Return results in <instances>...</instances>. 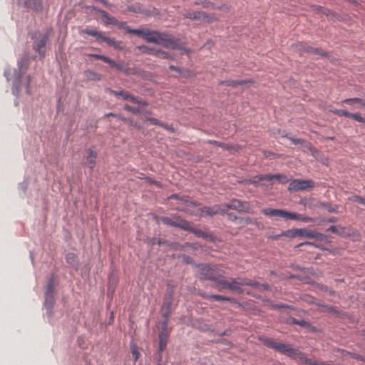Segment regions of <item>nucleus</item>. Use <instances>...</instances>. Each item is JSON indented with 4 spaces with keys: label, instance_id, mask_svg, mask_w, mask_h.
Returning a JSON list of instances; mask_svg holds the SVG:
<instances>
[{
    "label": "nucleus",
    "instance_id": "f257e3e1",
    "mask_svg": "<svg viewBox=\"0 0 365 365\" xmlns=\"http://www.w3.org/2000/svg\"><path fill=\"white\" fill-rule=\"evenodd\" d=\"M173 219L168 217H161L160 221L165 225L171 226L180 229L182 230L190 232L197 237L203 238L211 242L215 243L220 242V240L212 232H206L192 226V223L188 220L182 219L178 215H173Z\"/></svg>",
    "mask_w": 365,
    "mask_h": 365
},
{
    "label": "nucleus",
    "instance_id": "f03ea898",
    "mask_svg": "<svg viewBox=\"0 0 365 365\" xmlns=\"http://www.w3.org/2000/svg\"><path fill=\"white\" fill-rule=\"evenodd\" d=\"M173 219L168 217H161L160 221L165 225L171 226L180 229L182 230L190 232L197 237L203 238L211 242L215 243L220 242V240L212 232H206L192 226V223L188 220L182 219L178 215H173Z\"/></svg>",
    "mask_w": 365,
    "mask_h": 365
},
{
    "label": "nucleus",
    "instance_id": "7ed1b4c3",
    "mask_svg": "<svg viewBox=\"0 0 365 365\" xmlns=\"http://www.w3.org/2000/svg\"><path fill=\"white\" fill-rule=\"evenodd\" d=\"M18 70L14 71V78L12 85V93L16 97L19 96L22 86L25 87L26 94H31L30 83L31 81V76H26L24 78V75L29 66V58L26 56L21 57L17 62Z\"/></svg>",
    "mask_w": 365,
    "mask_h": 365
},
{
    "label": "nucleus",
    "instance_id": "20e7f679",
    "mask_svg": "<svg viewBox=\"0 0 365 365\" xmlns=\"http://www.w3.org/2000/svg\"><path fill=\"white\" fill-rule=\"evenodd\" d=\"M147 43H153L160 45L165 48H172L182 51L185 53H190L191 50L185 47L180 39L175 36L158 31H153V36L147 38Z\"/></svg>",
    "mask_w": 365,
    "mask_h": 365
},
{
    "label": "nucleus",
    "instance_id": "39448f33",
    "mask_svg": "<svg viewBox=\"0 0 365 365\" xmlns=\"http://www.w3.org/2000/svg\"><path fill=\"white\" fill-rule=\"evenodd\" d=\"M194 266L198 269L196 277L201 282L209 280L214 282L217 277H225V271L217 264L195 263Z\"/></svg>",
    "mask_w": 365,
    "mask_h": 365
},
{
    "label": "nucleus",
    "instance_id": "423d86ee",
    "mask_svg": "<svg viewBox=\"0 0 365 365\" xmlns=\"http://www.w3.org/2000/svg\"><path fill=\"white\" fill-rule=\"evenodd\" d=\"M259 340L264 346L274 349L280 354H284L292 359H296L298 356L302 354V352L298 348H294L290 344L275 341L272 338L260 337Z\"/></svg>",
    "mask_w": 365,
    "mask_h": 365
},
{
    "label": "nucleus",
    "instance_id": "0eeeda50",
    "mask_svg": "<svg viewBox=\"0 0 365 365\" xmlns=\"http://www.w3.org/2000/svg\"><path fill=\"white\" fill-rule=\"evenodd\" d=\"M262 213L266 216L269 217H279L285 220H297L304 222H314V220L312 217L303 216L300 214L289 212L281 209H274L270 207L263 208L261 210Z\"/></svg>",
    "mask_w": 365,
    "mask_h": 365
},
{
    "label": "nucleus",
    "instance_id": "6e6552de",
    "mask_svg": "<svg viewBox=\"0 0 365 365\" xmlns=\"http://www.w3.org/2000/svg\"><path fill=\"white\" fill-rule=\"evenodd\" d=\"M48 38L49 34L48 32L41 33L39 31H36L31 35L32 48L38 54L39 59L45 58Z\"/></svg>",
    "mask_w": 365,
    "mask_h": 365
},
{
    "label": "nucleus",
    "instance_id": "1a4fd4ad",
    "mask_svg": "<svg viewBox=\"0 0 365 365\" xmlns=\"http://www.w3.org/2000/svg\"><path fill=\"white\" fill-rule=\"evenodd\" d=\"M55 287V274L52 273L47 282L46 291L44 294V307L46 309V314L48 318L53 316V308L55 303L54 298Z\"/></svg>",
    "mask_w": 365,
    "mask_h": 365
},
{
    "label": "nucleus",
    "instance_id": "9d476101",
    "mask_svg": "<svg viewBox=\"0 0 365 365\" xmlns=\"http://www.w3.org/2000/svg\"><path fill=\"white\" fill-rule=\"evenodd\" d=\"M81 33L95 37L96 39L101 40L103 42L106 43L109 46L113 47L115 50L123 51L124 49L122 41H116L115 40L114 38L105 36L102 34L101 32L98 31L96 30L86 28L81 31Z\"/></svg>",
    "mask_w": 365,
    "mask_h": 365
},
{
    "label": "nucleus",
    "instance_id": "9b49d317",
    "mask_svg": "<svg viewBox=\"0 0 365 365\" xmlns=\"http://www.w3.org/2000/svg\"><path fill=\"white\" fill-rule=\"evenodd\" d=\"M178 210L182 211L186 213L190 214V215H195L200 217L208 216L213 217L214 215L221 213L226 212L225 209L223 205H215L212 207L210 206H203L201 207L199 210V213H195L193 211L190 210L187 207H178Z\"/></svg>",
    "mask_w": 365,
    "mask_h": 365
},
{
    "label": "nucleus",
    "instance_id": "f8f14e48",
    "mask_svg": "<svg viewBox=\"0 0 365 365\" xmlns=\"http://www.w3.org/2000/svg\"><path fill=\"white\" fill-rule=\"evenodd\" d=\"M274 180H279V182L282 184H285L289 180V178L285 175L277 173L255 175L251 180V182L254 184L255 186H257L259 185V182L262 180H267L272 183Z\"/></svg>",
    "mask_w": 365,
    "mask_h": 365
},
{
    "label": "nucleus",
    "instance_id": "ddd939ff",
    "mask_svg": "<svg viewBox=\"0 0 365 365\" xmlns=\"http://www.w3.org/2000/svg\"><path fill=\"white\" fill-rule=\"evenodd\" d=\"M225 211L231 210H235L239 212H243L246 213H252L253 210L250 204L247 201H242L238 199H233L230 201L229 203L224 205Z\"/></svg>",
    "mask_w": 365,
    "mask_h": 365
},
{
    "label": "nucleus",
    "instance_id": "4468645a",
    "mask_svg": "<svg viewBox=\"0 0 365 365\" xmlns=\"http://www.w3.org/2000/svg\"><path fill=\"white\" fill-rule=\"evenodd\" d=\"M169 318H163L160 322V331L158 333L159 340V351H163L165 350L169 336V331L168 330Z\"/></svg>",
    "mask_w": 365,
    "mask_h": 365
},
{
    "label": "nucleus",
    "instance_id": "2eb2a0df",
    "mask_svg": "<svg viewBox=\"0 0 365 365\" xmlns=\"http://www.w3.org/2000/svg\"><path fill=\"white\" fill-rule=\"evenodd\" d=\"M314 182L312 180L294 179L289 185V191H299L307 188H312L314 186Z\"/></svg>",
    "mask_w": 365,
    "mask_h": 365
},
{
    "label": "nucleus",
    "instance_id": "dca6fc26",
    "mask_svg": "<svg viewBox=\"0 0 365 365\" xmlns=\"http://www.w3.org/2000/svg\"><path fill=\"white\" fill-rule=\"evenodd\" d=\"M183 16L190 20H202L207 23L217 21V18L214 14H208L205 11L187 12Z\"/></svg>",
    "mask_w": 365,
    "mask_h": 365
},
{
    "label": "nucleus",
    "instance_id": "f3484780",
    "mask_svg": "<svg viewBox=\"0 0 365 365\" xmlns=\"http://www.w3.org/2000/svg\"><path fill=\"white\" fill-rule=\"evenodd\" d=\"M86 155L84 156L83 164L93 170L96 165V159L98 158L97 151L93 148H89L86 150Z\"/></svg>",
    "mask_w": 365,
    "mask_h": 365
},
{
    "label": "nucleus",
    "instance_id": "a211bd4d",
    "mask_svg": "<svg viewBox=\"0 0 365 365\" xmlns=\"http://www.w3.org/2000/svg\"><path fill=\"white\" fill-rule=\"evenodd\" d=\"M302 237H307L309 239H314L319 241H324L326 242H330V237L321 232H318L315 230H310L307 228H303Z\"/></svg>",
    "mask_w": 365,
    "mask_h": 365
},
{
    "label": "nucleus",
    "instance_id": "6ab92c4d",
    "mask_svg": "<svg viewBox=\"0 0 365 365\" xmlns=\"http://www.w3.org/2000/svg\"><path fill=\"white\" fill-rule=\"evenodd\" d=\"M110 66L115 68L118 71L123 73L125 75H133L135 73L134 68H130L128 63L124 61H115L111 59Z\"/></svg>",
    "mask_w": 365,
    "mask_h": 365
},
{
    "label": "nucleus",
    "instance_id": "aec40b11",
    "mask_svg": "<svg viewBox=\"0 0 365 365\" xmlns=\"http://www.w3.org/2000/svg\"><path fill=\"white\" fill-rule=\"evenodd\" d=\"M297 49L299 51H303L308 53H313L320 56L327 57L328 53L320 48H314L310 46H304L301 43L295 45Z\"/></svg>",
    "mask_w": 365,
    "mask_h": 365
},
{
    "label": "nucleus",
    "instance_id": "412c9836",
    "mask_svg": "<svg viewBox=\"0 0 365 365\" xmlns=\"http://www.w3.org/2000/svg\"><path fill=\"white\" fill-rule=\"evenodd\" d=\"M200 295L205 299L214 301H226L232 304L237 303V299L233 297H230L220 294H207L205 292L200 293Z\"/></svg>",
    "mask_w": 365,
    "mask_h": 365
},
{
    "label": "nucleus",
    "instance_id": "4be33fe9",
    "mask_svg": "<svg viewBox=\"0 0 365 365\" xmlns=\"http://www.w3.org/2000/svg\"><path fill=\"white\" fill-rule=\"evenodd\" d=\"M154 30H150L147 28L143 29H131L130 27L128 28L127 32L128 34L138 35V36H142L145 41L147 42V38H149L150 36H153V32Z\"/></svg>",
    "mask_w": 365,
    "mask_h": 365
},
{
    "label": "nucleus",
    "instance_id": "5701e85b",
    "mask_svg": "<svg viewBox=\"0 0 365 365\" xmlns=\"http://www.w3.org/2000/svg\"><path fill=\"white\" fill-rule=\"evenodd\" d=\"M23 6L35 11H41L43 9L42 0H23Z\"/></svg>",
    "mask_w": 365,
    "mask_h": 365
},
{
    "label": "nucleus",
    "instance_id": "b1692460",
    "mask_svg": "<svg viewBox=\"0 0 365 365\" xmlns=\"http://www.w3.org/2000/svg\"><path fill=\"white\" fill-rule=\"evenodd\" d=\"M303 235V228L300 229H289L282 232L280 235H276L274 239H278L280 236H284L288 238H294L297 236L302 237Z\"/></svg>",
    "mask_w": 365,
    "mask_h": 365
},
{
    "label": "nucleus",
    "instance_id": "393cba45",
    "mask_svg": "<svg viewBox=\"0 0 365 365\" xmlns=\"http://www.w3.org/2000/svg\"><path fill=\"white\" fill-rule=\"evenodd\" d=\"M65 259L67 264H68L75 270H78L79 268V261L77 255L73 252H68L65 256Z\"/></svg>",
    "mask_w": 365,
    "mask_h": 365
},
{
    "label": "nucleus",
    "instance_id": "a878e982",
    "mask_svg": "<svg viewBox=\"0 0 365 365\" xmlns=\"http://www.w3.org/2000/svg\"><path fill=\"white\" fill-rule=\"evenodd\" d=\"M92 9H93V10L96 11L97 12H98L99 14H101L103 20L106 24L114 26V24H116L117 19L115 17L110 16L108 14V13L107 11H106L105 10L98 9L94 6L92 7Z\"/></svg>",
    "mask_w": 365,
    "mask_h": 365
},
{
    "label": "nucleus",
    "instance_id": "bb28decb",
    "mask_svg": "<svg viewBox=\"0 0 365 365\" xmlns=\"http://www.w3.org/2000/svg\"><path fill=\"white\" fill-rule=\"evenodd\" d=\"M318 207L324 208L329 213H338L339 205L330 202H319Z\"/></svg>",
    "mask_w": 365,
    "mask_h": 365
},
{
    "label": "nucleus",
    "instance_id": "cd10ccee",
    "mask_svg": "<svg viewBox=\"0 0 365 365\" xmlns=\"http://www.w3.org/2000/svg\"><path fill=\"white\" fill-rule=\"evenodd\" d=\"M173 301L163 300L160 312L163 318H170L171 314V306Z\"/></svg>",
    "mask_w": 365,
    "mask_h": 365
},
{
    "label": "nucleus",
    "instance_id": "c85d7f7f",
    "mask_svg": "<svg viewBox=\"0 0 365 365\" xmlns=\"http://www.w3.org/2000/svg\"><path fill=\"white\" fill-rule=\"evenodd\" d=\"M195 5H201L205 9H210L212 10L221 9L222 6H217L215 3L208 0H195Z\"/></svg>",
    "mask_w": 365,
    "mask_h": 365
},
{
    "label": "nucleus",
    "instance_id": "c756f323",
    "mask_svg": "<svg viewBox=\"0 0 365 365\" xmlns=\"http://www.w3.org/2000/svg\"><path fill=\"white\" fill-rule=\"evenodd\" d=\"M215 286L214 287L218 289L219 291L223 289H229L230 286V282L225 279V277H217V279L214 281Z\"/></svg>",
    "mask_w": 365,
    "mask_h": 365
},
{
    "label": "nucleus",
    "instance_id": "7c9ffc66",
    "mask_svg": "<svg viewBox=\"0 0 365 365\" xmlns=\"http://www.w3.org/2000/svg\"><path fill=\"white\" fill-rule=\"evenodd\" d=\"M108 92L115 96H120L124 100H127L131 102L132 98L133 95L129 93L128 91L125 90L115 91L111 88L108 89Z\"/></svg>",
    "mask_w": 365,
    "mask_h": 365
},
{
    "label": "nucleus",
    "instance_id": "2f4dec72",
    "mask_svg": "<svg viewBox=\"0 0 365 365\" xmlns=\"http://www.w3.org/2000/svg\"><path fill=\"white\" fill-rule=\"evenodd\" d=\"M263 302H267L273 309H294V307L287 304L284 303H274L273 301L270 299H262Z\"/></svg>",
    "mask_w": 365,
    "mask_h": 365
},
{
    "label": "nucleus",
    "instance_id": "473e14b6",
    "mask_svg": "<svg viewBox=\"0 0 365 365\" xmlns=\"http://www.w3.org/2000/svg\"><path fill=\"white\" fill-rule=\"evenodd\" d=\"M157 244L158 245H164L169 247L173 250H179L182 247V246L178 242H171L170 240L163 239V238H158L157 240Z\"/></svg>",
    "mask_w": 365,
    "mask_h": 365
},
{
    "label": "nucleus",
    "instance_id": "72a5a7b5",
    "mask_svg": "<svg viewBox=\"0 0 365 365\" xmlns=\"http://www.w3.org/2000/svg\"><path fill=\"white\" fill-rule=\"evenodd\" d=\"M332 113L339 115V116H345L347 118H351L354 120H356V118H359V113H349L344 109H335L332 110Z\"/></svg>",
    "mask_w": 365,
    "mask_h": 365
},
{
    "label": "nucleus",
    "instance_id": "f704fd0d",
    "mask_svg": "<svg viewBox=\"0 0 365 365\" xmlns=\"http://www.w3.org/2000/svg\"><path fill=\"white\" fill-rule=\"evenodd\" d=\"M250 287L257 289L259 292L267 291L271 289V286L268 283H259L257 281L252 280Z\"/></svg>",
    "mask_w": 365,
    "mask_h": 365
},
{
    "label": "nucleus",
    "instance_id": "c9c22d12",
    "mask_svg": "<svg viewBox=\"0 0 365 365\" xmlns=\"http://www.w3.org/2000/svg\"><path fill=\"white\" fill-rule=\"evenodd\" d=\"M136 48L143 53H147L150 55H153L155 56H157V53L158 49L155 48H150L145 45H139L136 46Z\"/></svg>",
    "mask_w": 365,
    "mask_h": 365
},
{
    "label": "nucleus",
    "instance_id": "e433bc0d",
    "mask_svg": "<svg viewBox=\"0 0 365 365\" xmlns=\"http://www.w3.org/2000/svg\"><path fill=\"white\" fill-rule=\"evenodd\" d=\"M206 143L217 145V146L220 147L226 150H230L233 148L232 145L220 142V141H217L215 140H207L206 141Z\"/></svg>",
    "mask_w": 365,
    "mask_h": 365
},
{
    "label": "nucleus",
    "instance_id": "4c0bfd02",
    "mask_svg": "<svg viewBox=\"0 0 365 365\" xmlns=\"http://www.w3.org/2000/svg\"><path fill=\"white\" fill-rule=\"evenodd\" d=\"M287 323L289 324H297L301 327L307 328L309 322H307L304 319H297L293 317H290L287 319Z\"/></svg>",
    "mask_w": 365,
    "mask_h": 365
},
{
    "label": "nucleus",
    "instance_id": "58836bf2",
    "mask_svg": "<svg viewBox=\"0 0 365 365\" xmlns=\"http://www.w3.org/2000/svg\"><path fill=\"white\" fill-rule=\"evenodd\" d=\"M237 280H236V278H233L231 279V281L230 282V287H229V290L230 291H232V292H236L238 294H242L243 293V289L242 287H240V285H238V284H237Z\"/></svg>",
    "mask_w": 365,
    "mask_h": 365
},
{
    "label": "nucleus",
    "instance_id": "ea45409f",
    "mask_svg": "<svg viewBox=\"0 0 365 365\" xmlns=\"http://www.w3.org/2000/svg\"><path fill=\"white\" fill-rule=\"evenodd\" d=\"M338 352L340 353L343 356H349L351 358L356 359V360H359L360 355H361L359 354L349 351H346V350L342 349H338Z\"/></svg>",
    "mask_w": 365,
    "mask_h": 365
},
{
    "label": "nucleus",
    "instance_id": "a19ab883",
    "mask_svg": "<svg viewBox=\"0 0 365 365\" xmlns=\"http://www.w3.org/2000/svg\"><path fill=\"white\" fill-rule=\"evenodd\" d=\"M174 287L173 284H168L166 289V294L164 300L173 301V293H174Z\"/></svg>",
    "mask_w": 365,
    "mask_h": 365
},
{
    "label": "nucleus",
    "instance_id": "79ce46f5",
    "mask_svg": "<svg viewBox=\"0 0 365 365\" xmlns=\"http://www.w3.org/2000/svg\"><path fill=\"white\" fill-rule=\"evenodd\" d=\"M282 137L287 138L294 145H301L302 143H304V139L294 138L289 133H285L284 135H282Z\"/></svg>",
    "mask_w": 365,
    "mask_h": 365
},
{
    "label": "nucleus",
    "instance_id": "37998d69",
    "mask_svg": "<svg viewBox=\"0 0 365 365\" xmlns=\"http://www.w3.org/2000/svg\"><path fill=\"white\" fill-rule=\"evenodd\" d=\"M322 307L325 308L328 312L333 313L337 316H340L341 314V312L336 307L328 304L322 305Z\"/></svg>",
    "mask_w": 365,
    "mask_h": 365
},
{
    "label": "nucleus",
    "instance_id": "c03bdc74",
    "mask_svg": "<svg viewBox=\"0 0 365 365\" xmlns=\"http://www.w3.org/2000/svg\"><path fill=\"white\" fill-rule=\"evenodd\" d=\"M156 56H158L160 58H163V59H169V58H170L172 60L175 59L174 56L172 54H170L169 52L162 51L160 49H158Z\"/></svg>",
    "mask_w": 365,
    "mask_h": 365
},
{
    "label": "nucleus",
    "instance_id": "a18cd8bd",
    "mask_svg": "<svg viewBox=\"0 0 365 365\" xmlns=\"http://www.w3.org/2000/svg\"><path fill=\"white\" fill-rule=\"evenodd\" d=\"M236 278V280H237V284H238V285L240 286V287H242V286H249L250 287V285L252 284V279H247V278H244V277H235Z\"/></svg>",
    "mask_w": 365,
    "mask_h": 365
},
{
    "label": "nucleus",
    "instance_id": "49530a36",
    "mask_svg": "<svg viewBox=\"0 0 365 365\" xmlns=\"http://www.w3.org/2000/svg\"><path fill=\"white\" fill-rule=\"evenodd\" d=\"M90 56H91L96 59H98V60H101L103 62L107 63L108 64H110V63L111 61V58H110L109 57H108L106 56L102 55V54L94 53V54H91Z\"/></svg>",
    "mask_w": 365,
    "mask_h": 365
},
{
    "label": "nucleus",
    "instance_id": "de8ad7c7",
    "mask_svg": "<svg viewBox=\"0 0 365 365\" xmlns=\"http://www.w3.org/2000/svg\"><path fill=\"white\" fill-rule=\"evenodd\" d=\"M180 76L182 78H193L195 76V75L191 70L187 68H182Z\"/></svg>",
    "mask_w": 365,
    "mask_h": 365
},
{
    "label": "nucleus",
    "instance_id": "09e8293b",
    "mask_svg": "<svg viewBox=\"0 0 365 365\" xmlns=\"http://www.w3.org/2000/svg\"><path fill=\"white\" fill-rule=\"evenodd\" d=\"M123 109L126 111L130 112L134 114L140 113H141V110L138 108L133 107L128 104H125L123 106Z\"/></svg>",
    "mask_w": 365,
    "mask_h": 365
},
{
    "label": "nucleus",
    "instance_id": "8fccbe9b",
    "mask_svg": "<svg viewBox=\"0 0 365 365\" xmlns=\"http://www.w3.org/2000/svg\"><path fill=\"white\" fill-rule=\"evenodd\" d=\"M131 353L134 361H136L139 359L140 354L138 351V348L134 344L131 346Z\"/></svg>",
    "mask_w": 365,
    "mask_h": 365
},
{
    "label": "nucleus",
    "instance_id": "3c124183",
    "mask_svg": "<svg viewBox=\"0 0 365 365\" xmlns=\"http://www.w3.org/2000/svg\"><path fill=\"white\" fill-rule=\"evenodd\" d=\"M254 83V81L251 78L244 79V80H236V84L237 86H250Z\"/></svg>",
    "mask_w": 365,
    "mask_h": 365
},
{
    "label": "nucleus",
    "instance_id": "603ef678",
    "mask_svg": "<svg viewBox=\"0 0 365 365\" xmlns=\"http://www.w3.org/2000/svg\"><path fill=\"white\" fill-rule=\"evenodd\" d=\"M304 245H311V246H313L314 247H317V248H319V250H327V249H326L325 247H322L320 245H319L318 244H316V243H314V242H300L299 243L296 247H299L301 246H303Z\"/></svg>",
    "mask_w": 365,
    "mask_h": 365
},
{
    "label": "nucleus",
    "instance_id": "864d4df0",
    "mask_svg": "<svg viewBox=\"0 0 365 365\" xmlns=\"http://www.w3.org/2000/svg\"><path fill=\"white\" fill-rule=\"evenodd\" d=\"M114 117L115 118H118L123 122H125V120H127V118L124 117L123 115H120V114H118V113H106L104 115V118H108V117Z\"/></svg>",
    "mask_w": 365,
    "mask_h": 365
},
{
    "label": "nucleus",
    "instance_id": "5fc2aeb1",
    "mask_svg": "<svg viewBox=\"0 0 365 365\" xmlns=\"http://www.w3.org/2000/svg\"><path fill=\"white\" fill-rule=\"evenodd\" d=\"M131 102L143 106H148V102L145 100L139 99L138 97L133 96Z\"/></svg>",
    "mask_w": 365,
    "mask_h": 365
},
{
    "label": "nucleus",
    "instance_id": "6e6d98bb",
    "mask_svg": "<svg viewBox=\"0 0 365 365\" xmlns=\"http://www.w3.org/2000/svg\"><path fill=\"white\" fill-rule=\"evenodd\" d=\"M187 197L188 196H180L178 194H172L171 195H170L168 197L169 199H175V200H179L180 202H182L183 204L185 203V201L187 200Z\"/></svg>",
    "mask_w": 365,
    "mask_h": 365
},
{
    "label": "nucleus",
    "instance_id": "4d7b16f0",
    "mask_svg": "<svg viewBox=\"0 0 365 365\" xmlns=\"http://www.w3.org/2000/svg\"><path fill=\"white\" fill-rule=\"evenodd\" d=\"M145 180L147 182H149L150 184H153L155 185V186H157L158 187H162V184L160 181H158L150 177H145Z\"/></svg>",
    "mask_w": 365,
    "mask_h": 365
},
{
    "label": "nucleus",
    "instance_id": "13d9d810",
    "mask_svg": "<svg viewBox=\"0 0 365 365\" xmlns=\"http://www.w3.org/2000/svg\"><path fill=\"white\" fill-rule=\"evenodd\" d=\"M185 205L187 206H190V207H200L201 205V204L199 202H197L196 200H190L189 197H187V199L185 201Z\"/></svg>",
    "mask_w": 365,
    "mask_h": 365
},
{
    "label": "nucleus",
    "instance_id": "bf43d9fd",
    "mask_svg": "<svg viewBox=\"0 0 365 365\" xmlns=\"http://www.w3.org/2000/svg\"><path fill=\"white\" fill-rule=\"evenodd\" d=\"M222 215H227L229 220L232 222H235L238 219V217L233 212H230L229 210H227V212H221Z\"/></svg>",
    "mask_w": 365,
    "mask_h": 365
},
{
    "label": "nucleus",
    "instance_id": "052dcab7",
    "mask_svg": "<svg viewBox=\"0 0 365 365\" xmlns=\"http://www.w3.org/2000/svg\"><path fill=\"white\" fill-rule=\"evenodd\" d=\"M182 262L186 264H192L193 266H194V264L195 263L194 262V259H192V257H191L189 255H182Z\"/></svg>",
    "mask_w": 365,
    "mask_h": 365
},
{
    "label": "nucleus",
    "instance_id": "680f3d73",
    "mask_svg": "<svg viewBox=\"0 0 365 365\" xmlns=\"http://www.w3.org/2000/svg\"><path fill=\"white\" fill-rule=\"evenodd\" d=\"M145 120L150 122L153 125H159V126H160V124L162 123L158 119L155 118H152V117H147L145 118Z\"/></svg>",
    "mask_w": 365,
    "mask_h": 365
},
{
    "label": "nucleus",
    "instance_id": "e2e57ef3",
    "mask_svg": "<svg viewBox=\"0 0 365 365\" xmlns=\"http://www.w3.org/2000/svg\"><path fill=\"white\" fill-rule=\"evenodd\" d=\"M220 84L221 85L227 86H233V87H236L237 86L236 80L222 81L220 82Z\"/></svg>",
    "mask_w": 365,
    "mask_h": 365
},
{
    "label": "nucleus",
    "instance_id": "0e129e2a",
    "mask_svg": "<svg viewBox=\"0 0 365 365\" xmlns=\"http://www.w3.org/2000/svg\"><path fill=\"white\" fill-rule=\"evenodd\" d=\"M307 329L312 333L317 334L320 332V329H318L317 327L312 325L311 323H308V325L307 327Z\"/></svg>",
    "mask_w": 365,
    "mask_h": 365
},
{
    "label": "nucleus",
    "instance_id": "69168bd1",
    "mask_svg": "<svg viewBox=\"0 0 365 365\" xmlns=\"http://www.w3.org/2000/svg\"><path fill=\"white\" fill-rule=\"evenodd\" d=\"M125 122L129 123L130 125H132L135 128H141V127H142V125L139 123L133 120L131 118H127V120H125Z\"/></svg>",
    "mask_w": 365,
    "mask_h": 365
},
{
    "label": "nucleus",
    "instance_id": "338daca9",
    "mask_svg": "<svg viewBox=\"0 0 365 365\" xmlns=\"http://www.w3.org/2000/svg\"><path fill=\"white\" fill-rule=\"evenodd\" d=\"M215 342L217 343H220L222 344H224V345H226V346H228L229 347H232L233 346V344L229 341L228 339H218Z\"/></svg>",
    "mask_w": 365,
    "mask_h": 365
},
{
    "label": "nucleus",
    "instance_id": "774afa93",
    "mask_svg": "<svg viewBox=\"0 0 365 365\" xmlns=\"http://www.w3.org/2000/svg\"><path fill=\"white\" fill-rule=\"evenodd\" d=\"M232 331L230 329H227L223 331H216V334L220 336H230L232 334Z\"/></svg>",
    "mask_w": 365,
    "mask_h": 365
}]
</instances>
